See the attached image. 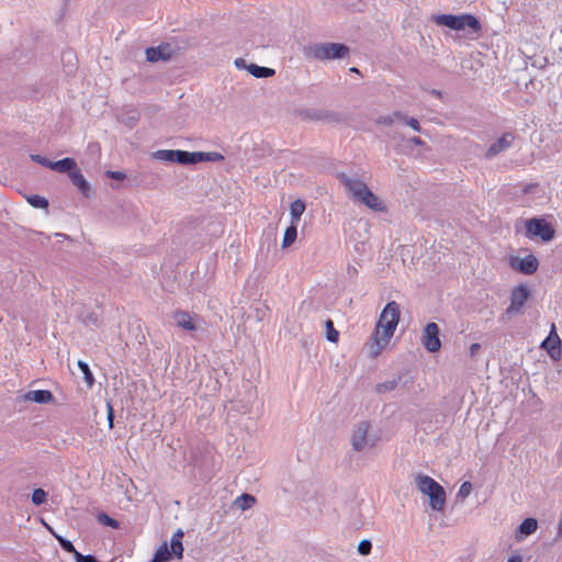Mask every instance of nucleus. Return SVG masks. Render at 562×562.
<instances>
[{
  "label": "nucleus",
  "mask_w": 562,
  "mask_h": 562,
  "mask_svg": "<svg viewBox=\"0 0 562 562\" xmlns=\"http://www.w3.org/2000/svg\"><path fill=\"white\" fill-rule=\"evenodd\" d=\"M471 491H472V484L468 481L463 482L457 493V497L464 499L465 497H468L470 495Z\"/></svg>",
  "instance_id": "obj_37"
},
{
  "label": "nucleus",
  "mask_w": 562,
  "mask_h": 562,
  "mask_svg": "<svg viewBox=\"0 0 562 562\" xmlns=\"http://www.w3.org/2000/svg\"><path fill=\"white\" fill-rule=\"evenodd\" d=\"M256 504V497L251 494L244 493L240 496H238L235 501V505L241 509L246 510L251 508Z\"/></svg>",
  "instance_id": "obj_26"
},
{
  "label": "nucleus",
  "mask_w": 562,
  "mask_h": 562,
  "mask_svg": "<svg viewBox=\"0 0 562 562\" xmlns=\"http://www.w3.org/2000/svg\"><path fill=\"white\" fill-rule=\"evenodd\" d=\"M108 177L115 180H123L125 178V175L120 171H108Z\"/></svg>",
  "instance_id": "obj_43"
},
{
  "label": "nucleus",
  "mask_w": 562,
  "mask_h": 562,
  "mask_svg": "<svg viewBox=\"0 0 562 562\" xmlns=\"http://www.w3.org/2000/svg\"><path fill=\"white\" fill-rule=\"evenodd\" d=\"M531 291L528 285L520 283L510 291V304L505 310L503 318H510L514 315L520 314L525 303L530 299Z\"/></svg>",
  "instance_id": "obj_8"
},
{
  "label": "nucleus",
  "mask_w": 562,
  "mask_h": 562,
  "mask_svg": "<svg viewBox=\"0 0 562 562\" xmlns=\"http://www.w3.org/2000/svg\"><path fill=\"white\" fill-rule=\"evenodd\" d=\"M344 120H345V116L342 113L322 109L321 121H326V122H331V123H340Z\"/></svg>",
  "instance_id": "obj_29"
},
{
  "label": "nucleus",
  "mask_w": 562,
  "mask_h": 562,
  "mask_svg": "<svg viewBox=\"0 0 562 562\" xmlns=\"http://www.w3.org/2000/svg\"><path fill=\"white\" fill-rule=\"evenodd\" d=\"M507 562H522V559H521V557H520V555H518V554H517V555H513V557H510V558L507 560Z\"/></svg>",
  "instance_id": "obj_49"
},
{
  "label": "nucleus",
  "mask_w": 562,
  "mask_h": 562,
  "mask_svg": "<svg viewBox=\"0 0 562 562\" xmlns=\"http://www.w3.org/2000/svg\"><path fill=\"white\" fill-rule=\"evenodd\" d=\"M172 318H173L175 323L177 324V326H179L186 330L193 331V330L198 329L196 324L193 322L192 317L190 316V314L188 312L176 311L173 313Z\"/></svg>",
  "instance_id": "obj_17"
},
{
  "label": "nucleus",
  "mask_w": 562,
  "mask_h": 562,
  "mask_svg": "<svg viewBox=\"0 0 562 562\" xmlns=\"http://www.w3.org/2000/svg\"><path fill=\"white\" fill-rule=\"evenodd\" d=\"M305 56L317 60L342 59L349 55L344 43L312 44L304 48Z\"/></svg>",
  "instance_id": "obj_4"
},
{
  "label": "nucleus",
  "mask_w": 562,
  "mask_h": 562,
  "mask_svg": "<svg viewBox=\"0 0 562 562\" xmlns=\"http://www.w3.org/2000/svg\"><path fill=\"white\" fill-rule=\"evenodd\" d=\"M69 178L72 184L76 186L86 198L90 195V184L85 179L80 169L77 168L75 171L70 172Z\"/></svg>",
  "instance_id": "obj_20"
},
{
  "label": "nucleus",
  "mask_w": 562,
  "mask_h": 562,
  "mask_svg": "<svg viewBox=\"0 0 562 562\" xmlns=\"http://www.w3.org/2000/svg\"><path fill=\"white\" fill-rule=\"evenodd\" d=\"M440 329L439 326L430 322L428 323L423 331L422 342L427 351L437 352L441 348V340L439 338Z\"/></svg>",
  "instance_id": "obj_9"
},
{
  "label": "nucleus",
  "mask_w": 562,
  "mask_h": 562,
  "mask_svg": "<svg viewBox=\"0 0 562 562\" xmlns=\"http://www.w3.org/2000/svg\"><path fill=\"white\" fill-rule=\"evenodd\" d=\"M481 350V345L479 342H474L470 346L469 352L470 357H475V355Z\"/></svg>",
  "instance_id": "obj_44"
},
{
  "label": "nucleus",
  "mask_w": 562,
  "mask_h": 562,
  "mask_svg": "<svg viewBox=\"0 0 562 562\" xmlns=\"http://www.w3.org/2000/svg\"><path fill=\"white\" fill-rule=\"evenodd\" d=\"M401 381H402V376L398 375L397 378H394L393 380L378 383L375 385V392L379 394L392 392L393 390H395L397 387V385L400 384Z\"/></svg>",
  "instance_id": "obj_25"
},
{
  "label": "nucleus",
  "mask_w": 562,
  "mask_h": 562,
  "mask_svg": "<svg viewBox=\"0 0 562 562\" xmlns=\"http://www.w3.org/2000/svg\"><path fill=\"white\" fill-rule=\"evenodd\" d=\"M392 116H393V120H394V119H397V120H400V121H402V122H405V120L407 119V115H406L405 113L401 112V111H395V112L392 114Z\"/></svg>",
  "instance_id": "obj_45"
},
{
  "label": "nucleus",
  "mask_w": 562,
  "mask_h": 562,
  "mask_svg": "<svg viewBox=\"0 0 562 562\" xmlns=\"http://www.w3.org/2000/svg\"><path fill=\"white\" fill-rule=\"evenodd\" d=\"M337 179L357 201L361 198V195H363L366 189H369L368 186L362 180L357 178H350L344 172L337 173Z\"/></svg>",
  "instance_id": "obj_12"
},
{
  "label": "nucleus",
  "mask_w": 562,
  "mask_h": 562,
  "mask_svg": "<svg viewBox=\"0 0 562 562\" xmlns=\"http://www.w3.org/2000/svg\"><path fill=\"white\" fill-rule=\"evenodd\" d=\"M375 123L379 125L390 126L393 124V116L391 114L390 115H381L375 120Z\"/></svg>",
  "instance_id": "obj_41"
},
{
  "label": "nucleus",
  "mask_w": 562,
  "mask_h": 562,
  "mask_svg": "<svg viewBox=\"0 0 562 562\" xmlns=\"http://www.w3.org/2000/svg\"><path fill=\"white\" fill-rule=\"evenodd\" d=\"M306 209L305 202L301 199L293 201L290 205L291 223L296 224Z\"/></svg>",
  "instance_id": "obj_24"
},
{
  "label": "nucleus",
  "mask_w": 562,
  "mask_h": 562,
  "mask_svg": "<svg viewBox=\"0 0 562 562\" xmlns=\"http://www.w3.org/2000/svg\"><path fill=\"white\" fill-rule=\"evenodd\" d=\"M400 321V306L395 301L389 302L383 308L372 335L371 355L376 357L389 344Z\"/></svg>",
  "instance_id": "obj_1"
},
{
  "label": "nucleus",
  "mask_w": 562,
  "mask_h": 562,
  "mask_svg": "<svg viewBox=\"0 0 562 562\" xmlns=\"http://www.w3.org/2000/svg\"><path fill=\"white\" fill-rule=\"evenodd\" d=\"M48 529L52 532V535L56 538V540L58 541V543L60 544L63 550H65L68 553H74V555L76 557V552H78V551L76 550L72 542L70 540L55 533L49 527H48Z\"/></svg>",
  "instance_id": "obj_30"
},
{
  "label": "nucleus",
  "mask_w": 562,
  "mask_h": 562,
  "mask_svg": "<svg viewBox=\"0 0 562 562\" xmlns=\"http://www.w3.org/2000/svg\"><path fill=\"white\" fill-rule=\"evenodd\" d=\"M432 21L437 25L447 26L454 31L469 30L470 33L480 35L482 25L480 20L470 13L464 14H438L432 16Z\"/></svg>",
  "instance_id": "obj_3"
},
{
  "label": "nucleus",
  "mask_w": 562,
  "mask_h": 562,
  "mask_svg": "<svg viewBox=\"0 0 562 562\" xmlns=\"http://www.w3.org/2000/svg\"><path fill=\"white\" fill-rule=\"evenodd\" d=\"M224 160V156L217 151H196V164L205 162V161H222Z\"/></svg>",
  "instance_id": "obj_27"
},
{
  "label": "nucleus",
  "mask_w": 562,
  "mask_h": 562,
  "mask_svg": "<svg viewBox=\"0 0 562 562\" xmlns=\"http://www.w3.org/2000/svg\"><path fill=\"white\" fill-rule=\"evenodd\" d=\"M358 201L373 211L382 212L385 210L384 203L370 189H366Z\"/></svg>",
  "instance_id": "obj_15"
},
{
  "label": "nucleus",
  "mask_w": 562,
  "mask_h": 562,
  "mask_svg": "<svg viewBox=\"0 0 562 562\" xmlns=\"http://www.w3.org/2000/svg\"><path fill=\"white\" fill-rule=\"evenodd\" d=\"M184 532L182 529H178L176 532H173L171 540H170V547L172 548V552L175 553L176 559H182L183 557V539Z\"/></svg>",
  "instance_id": "obj_21"
},
{
  "label": "nucleus",
  "mask_w": 562,
  "mask_h": 562,
  "mask_svg": "<svg viewBox=\"0 0 562 562\" xmlns=\"http://www.w3.org/2000/svg\"><path fill=\"white\" fill-rule=\"evenodd\" d=\"M514 140V135L512 133H505L503 136H501L498 139H496L494 143H492L486 153L485 158L492 159L493 157L497 156L502 151L506 150L510 147L512 143Z\"/></svg>",
  "instance_id": "obj_13"
},
{
  "label": "nucleus",
  "mask_w": 562,
  "mask_h": 562,
  "mask_svg": "<svg viewBox=\"0 0 562 562\" xmlns=\"http://www.w3.org/2000/svg\"><path fill=\"white\" fill-rule=\"evenodd\" d=\"M153 159L167 162H175L183 166L196 165V151H187L181 149H159L150 153Z\"/></svg>",
  "instance_id": "obj_7"
},
{
  "label": "nucleus",
  "mask_w": 562,
  "mask_h": 562,
  "mask_svg": "<svg viewBox=\"0 0 562 562\" xmlns=\"http://www.w3.org/2000/svg\"><path fill=\"white\" fill-rule=\"evenodd\" d=\"M350 71H351V72H356V74H359V72H360V71H359V69H358L357 67H351V68H350Z\"/></svg>",
  "instance_id": "obj_53"
},
{
  "label": "nucleus",
  "mask_w": 562,
  "mask_h": 562,
  "mask_svg": "<svg viewBox=\"0 0 562 562\" xmlns=\"http://www.w3.org/2000/svg\"><path fill=\"white\" fill-rule=\"evenodd\" d=\"M108 407H109L108 419H109L110 427H112L113 426V409L110 404L108 405Z\"/></svg>",
  "instance_id": "obj_48"
},
{
  "label": "nucleus",
  "mask_w": 562,
  "mask_h": 562,
  "mask_svg": "<svg viewBox=\"0 0 562 562\" xmlns=\"http://www.w3.org/2000/svg\"><path fill=\"white\" fill-rule=\"evenodd\" d=\"M24 401H32L40 404H47L54 401V396L48 390L29 391L23 395Z\"/></svg>",
  "instance_id": "obj_18"
},
{
  "label": "nucleus",
  "mask_w": 562,
  "mask_h": 562,
  "mask_svg": "<svg viewBox=\"0 0 562 562\" xmlns=\"http://www.w3.org/2000/svg\"><path fill=\"white\" fill-rule=\"evenodd\" d=\"M235 65H236L238 68H246V69H247V66H248V65H246V60H245V59H243V58H237V59L235 60Z\"/></svg>",
  "instance_id": "obj_47"
},
{
  "label": "nucleus",
  "mask_w": 562,
  "mask_h": 562,
  "mask_svg": "<svg viewBox=\"0 0 562 562\" xmlns=\"http://www.w3.org/2000/svg\"><path fill=\"white\" fill-rule=\"evenodd\" d=\"M97 519L103 526L111 527L113 529L119 527V521L110 517L105 513H99Z\"/></svg>",
  "instance_id": "obj_35"
},
{
  "label": "nucleus",
  "mask_w": 562,
  "mask_h": 562,
  "mask_svg": "<svg viewBox=\"0 0 562 562\" xmlns=\"http://www.w3.org/2000/svg\"><path fill=\"white\" fill-rule=\"evenodd\" d=\"M64 57L71 58V57H74V54L71 52H67V53L64 54Z\"/></svg>",
  "instance_id": "obj_52"
},
{
  "label": "nucleus",
  "mask_w": 562,
  "mask_h": 562,
  "mask_svg": "<svg viewBox=\"0 0 562 562\" xmlns=\"http://www.w3.org/2000/svg\"><path fill=\"white\" fill-rule=\"evenodd\" d=\"M47 493L43 488H36L32 493V502L34 505H42L45 503Z\"/></svg>",
  "instance_id": "obj_36"
},
{
  "label": "nucleus",
  "mask_w": 562,
  "mask_h": 562,
  "mask_svg": "<svg viewBox=\"0 0 562 562\" xmlns=\"http://www.w3.org/2000/svg\"><path fill=\"white\" fill-rule=\"evenodd\" d=\"M124 123H125L128 127H133V126H134V124H135V117H134V116H133V117H128L126 122L124 121Z\"/></svg>",
  "instance_id": "obj_50"
},
{
  "label": "nucleus",
  "mask_w": 562,
  "mask_h": 562,
  "mask_svg": "<svg viewBox=\"0 0 562 562\" xmlns=\"http://www.w3.org/2000/svg\"><path fill=\"white\" fill-rule=\"evenodd\" d=\"M247 70L249 74H251L255 78H270L274 76L276 70L269 67L259 66L256 64H249L247 66Z\"/></svg>",
  "instance_id": "obj_23"
},
{
  "label": "nucleus",
  "mask_w": 562,
  "mask_h": 562,
  "mask_svg": "<svg viewBox=\"0 0 562 562\" xmlns=\"http://www.w3.org/2000/svg\"><path fill=\"white\" fill-rule=\"evenodd\" d=\"M409 142L416 146H424L425 145V142L418 137V136H414L409 139Z\"/></svg>",
  "instance_id": "obj_46"
},
{
  "label": "nucleus",
  "mask_w": 562,
  "mask_h": 562,
  "mask_svg": "<svg viewBox=\"0 0 562 562\" xmlns=\"http://www.w3.org/2000/svg\"><path fill=\"white\" fill-rule=\"evenodd\" d=\"M508 265L512 269L518 271L519 273L531 276L538 270L539 261L536 256L530 254L524 258L513 256L509 258Z\"/></svg>",
  "instance_id": "obj_10"
},
{
  "label": "nucleus",
  "mask_w": 562,
  "mask_h": 562,
  "mask_svg": "<svg viewBox=\"0 0 562 562\" xmlns=\"http://www.w3.org/2000/svg\"><path fill=\"white\" fill-rule=\"evenodd\" d=\"M78 367H79L81 373L83 374V379H85L86 383L89 386H91L93 384V382H94V378H93L92 372L90 371V368H89L88 363L79 360L78 361Z\"/></svg>",
  "instance_id": "obj_33"
},
{
  "label": "nucleus",
  "mask_w": 562,
  "mask_h": 562,
  "mask_svg": "<svg viewBox=\"0 0 562 562\" xmlns=\"http://www.w3.org/2000/svg\"><path fill=\"white\" fill-rule=\"evenodd\" d=\"M371 424L367 420L359 422L355 425L352 435L350 438L351 447L355 451L361 452L366 448H373L379 441V437H372L369 435Z\"/></svg>",
  "instance_id": "obj_5"
},
{
  "label": "nucleus",
  "mask_w": 562,
  "mask_h": 562,
  "mask_svg": "<svg viewBox=\"0 0 562 562\" xmlns=\"http://www.w3.org/2000/svg\"><path fill=\"white\" fill-rule=\"evenodd\" d=\"M50 169L60 173H68L77 169V162L74 158L66 157L57 161H52Z\"/></svg>",
  "instance_id": "obj_19"
},
{
  "label": "nucleus",
  "mask_w": 562,
  "mask_h": 562,
  "mask_svg": "<svg viewBox=\"0 0 562 562\" xmlns=\"http://www.w3.org/2000/svg\"><path fill=\"white\" fill-rule=\"evenodd\" d=\"M415 483L418 491L429 497V506L431 509L443 512L446 506L445 488L436 480L423 473L416 474Z\"/></svg>",
  "instance_id": "obj_2"
},
{
  "label": "nucleus",
  "mask_w": 562,
  "mask_h": 562,
  "mask_svg": "<svg viewBox=\"0 0 562 562\" xmlns=\"http://www.w3.org/2000/svg\"><path fill=\"white\" fill-rule=\"evenodd\" d=\"M562 341L557 334L555 325L552 324L549 336L541 342V348L546 349L553 360H560L562 356Z\"/></svg>",
  "instance_id": "obj_11"
},
{
  "label": "nucleus",
  "mask_w": 562,
  "mask_h": 562,
  "mask_svg": "<svg viewBox=\"0 0 562 562\" xmlns=\"http://www.w3.org/2000/svg\"><path fill=\"white\" fill-rule=\"evenodd\" d=\"M176 558L172 552V548H168L167 542H164L155 552L153 559L149 562H169Z\"/></svg>",
  "instance_id": "obj_22"
},
{
  "label": "nucleus",
  "mask_w": 562,
  "mask_h": 562,
  "mask_svg": "<svg viewBox=\"0 0 562 562\" xmlns=\"http://www.w3.org/2000/svg\"><path fill=\"white\" fill-rule=\"evenodd\" d=\"M404 123H405L406 125H408L409 127H412L414 131H416V132H422V126H420V124H419V122H418V120H417V119H415V117H408V116H407V119L405 120V122H404Z\"/></svg>",
  "instance_id": "obj_40"
},
{
  "label": "nucleus",
  "mask_w": 562,
  "mask_h": 562,
  "mask_svg": "<svg viewBox=\"0 0 562 562\" xmlns=\"http://www.w3.org/2000/svg\"><path fill=\"white\" fill-rule=\"evenodd\" d=\"M27 202L33 206V207H36V209H46L48 206V201L46 198L42 196V195H38V194H33V195H30L27 198Z\"/></svg>",
  "instance_id": "obj_32"
},
{
  "label": "nucleus",
  "mask_w": 562,
  "mask_h": 562,
  "mask_svg": "<svg viewBox=\"0 0 562 562\" xmlns=\"http://www.w3.org/2000/svg\"><path fill=\"white\" fill-rule=\"evenodd\" d=\"M146 59L150 63L159 60L166 61L171 58V49L169 44H162L157 47H148L145 49Z\"/></svg>",
  "instance_id": "obj_14"
},
{
  "label": "nucleus",
  "mask_w": 562,
  "mask_h": 562,
  "mask_svg": "<svg viewBox=\"0 0 562 562\" xmlns=\"http://www.w3.org/2000/svg\"><path fill=\"white\" fill-rule=\"evenodd\" d=\"M525 228L528 238L538 237L544 243L552 240L555 236L554 227L543 217H532L526 221Z\"/></svg>",
  "instance_id": "obj_6"
},
{
  "label": "nucleus",
  "mask_w": 562,
  "mask_h": 562,
  "mask_svg": "<svg viewBox=\"0 0 562 562\" xmlns=\"http://www.w3.org/2000/svg\"><path fill=\"white\" fill-rule=\"evenodd\" d=\"M326 338L330 342H337L339 339V331L335 328L334 322L328 318L325 321Z\"/></svg>",
  "instance_id": "obj_31"
},
{
  "label": "nucleus",
  "mask_w": 562,
  "mask_h": 562,
  "mask_svg": "<svg viewBox=\"0 0 562 562\" xmlns=\"http://www.w3.org/2000/svg\"><path fill=\"white\" fill-rule=\"evenodd\" d=\"M31 159H32L34 162H36V164H38V165H41V166H43V167H46V168H49V169H50L52 161H50L48 158L43 157V156L37 155V154H34V155H31Z\"/></svg>",
  "instance_id": "obj_39"
},
{
  "label": "nucleus",
  "mask_w": 562,
  "mask_h": 562,
  "mask_svg": "<svg viewBox=\"0 0 562 562\" xmlns=\"http://www.w3.org/2000/svg\"><path fill=\"white\" fill-rule=\"evenodd\" d=\"M300 115L304 120L321 121L322 110L305 109V110L300 111Z\"/></svg>",
  "instance_id": "obj_34"
},
{
  "label": "nucleus",
  "mask_w": 562,
  "mask_h": 562,
  "mask_svg": "<svg viewBox=\"0 0 562 562\" xmlns=\"http://www.w3.org/2000/svg\"><path fill=\"white\" fill-rule=\"evenodd\" d=\"M76 562H98V560L93 555H82L79 552H76Z\"/></svg>",
  "instance_id": "obj_42"
},
{
  "label": "nucleus",
  "mask_w": 562,
  "mask_h": 562,
  "mask_svg": "<svg viewBox=\"0 0 562 562\" xmlns=\"http://www.w3.org/2000/svg\"><path fill=\"white\" fill-rule=\"evenodd\" d=\"M558 536L562 537V518L560 519L559 525H558Z\"/></svg>",
  "instance_id": "obj_51"
},
{
  "label": "nucleus",
  "mask_w": 562,
  "mask_h": 562,
  "mask_svg": "<svg viewBox=\"0 0 562 562\" xmlns=\"http://www.w3.org/2000/svg\"><path fill=\"white\" fill-rule=\"evenodd\" d=\"M296 236H297L296 224L291 223V225L289 227H286V229L284 232L283 239H282V248L290 247L296 239Z\"/></svg>",
  "instance_id": "obj_28"
},
{
  "label": "nucleus",
  "mask_w": 562,
  "mask_h": 562,
  "mask_svg": "<svg viewBox=\"0 0 562 562\" xmlns=\"http://www.w3.org/2000/svg\"><path fill=\"white\" fill-rule=\"evenodd\" d=\"M538 528V520L536 518H526L521 521V524L516 529V539L521 540L525 537L536 532Z\"/></svg>",
  "instance_id": "obj_16"
},
{
  "label": "nucleus",
  "mask_w": 562,
  "mask_h": 562,
  "mask_svg": "<svg viewBox=\"0 0 562 562\" xmlns=\"http://www.w3.org/2000/svg\"><path fill=\"white\" fill-rule=\"evenodd\" d=\"M372 543L370 540H361L358 544V552L361 555H368L371 552Z\"/></svg>",
  "instance_id": "obj_38"
}]
</instances>
